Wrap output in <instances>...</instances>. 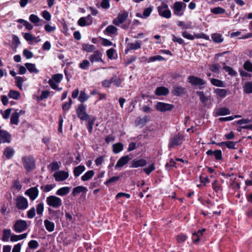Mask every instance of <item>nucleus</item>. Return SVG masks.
<instances>
[{
    "label": "nucleus",
    "instance_id": "53",
    "mask_svg": "<svg viewBox=\"0 0 252 252\" xmlns=\"http://www.w3.org/2000/svg\"><path fill=\"white\" fill-rule=\"evenodd\" d=\"M56 186L55 184L47 185L46 186H42L40 187L41 189L45 192H47L51 190Z\"/></svg>",
    "mask_w": 252,
    "mask_h": 252
},
{
    "label": "nucleus",
    "instance_id": "22",
    "mask_svg": "<svg viewBox=\"0 0 252 252\" xmlns=\"http://www.w3.org/2000/svg\"><path fill=\"white\" fill-rule=\"evenodd\" d=\"M169 90L164 87H158L155 90V94L158 96L166 95L169 94Z\"/></svg>",
    "mask_w": 252,
    "mask_h": 252
},
{
    "label": "nucleus",
    "instance_id": "11",
    "mask_svg": "<svg viewBox=\"0 0 252 252\" xmlns=\"http://www.w3.org/2000/svg\"><path fill=\"white\" fill-rule=\"evenodd\" d=\"M183 5H184L185 7L186 6V4L182 2H175L173 7L174 14L178 16H182L184 14V12H182Z\"/></svg>",
    "mask_w": 252,
    "mask_h": 252
},
{
    "label": "nucleus",
    "instance_id": "42",
    "mask_svg": "<svg viewBox=\"0 0 252 252\" xmlns=\"http://www.w3.org/2000/svg\"><path fill=\"white\" fill-rule=\"evenodd\" d=\"M165 60V58L160 55L150 57L149 59L145 58V61L147 62H154L156 61H161Z\"/></svg>",
    "mask_w": 252,
    "mask_h": 252
},
{
    "label": "nucleus",
    "instance_id": "25",
    "mask_svg": "<svg viewBox=\"0 0 252 252\" xmlns=\"http://www.w3.org/2000/svg\"><path fill=\"white\" fill-rule=\"evenodd\" d=\"M44 224L46 230L50 232H53L55 229V224L53 222L48 220H45L44 221Z\"/></svg>",
    "mask_w": 252,
    "mask_h": 252
},
{
    "label": "nucleus",
    "instance_id": "41",
    "mask_svg": "<svg viewBox=\"0 0 252 252\" xmlns=\"http://www.w3.org/2000/svg\"><path fill=\"white\" fill-rule=\"evenodd\" d=\"M111 79L112 84H113L116 87H119L122 83L121 78L116 75H113Z\"/></svg>",
    "mask_w": 252,
    "mask_h": 252
},
{
    "label": "nucleus",
    "instance_id": "18",
    "mask_svg": "<svg viewBox=\"0 0 252 252\" xmlns=\"http://www.w3.org/2000/svg\"><path fill=\"white\" fill-rule=\"evenodd\" d=\"M130 159L128 156H123L118 160L115 166V168L117 169L123 167L128 162Z\"/></svg>",
    "mask_w": 252,
    "mask_h": 252
},
{
    "label": "nucleus",
    "instance_id": "28",
    "mask_svg": "<svg viewBox=\"0 0 252 252\" xmlns=\"http://www.w3.org/2000/svg\"><path fill=\"white\" fill-rule=\"evenodd\" d=\"M28 234L27 233L20 235L12 234L10 237L11 242H16L19 240H23L27 238Z\"/></svg>",
    "mask_w": 252,
    "mask_h": 252
},
{
    "label": "nucleus",
    "instance_id": "13",
    "mask_svg": "<svg viewBox=\"0 0 252 252\" xmlns=\"http://www.w3.org/2000/svg\"><path fill=\"white\" fill-rule=\"evenodd\" d=\"M69 176L68 173L64 171L60 170L54 173L53 177L57 182L65 180Z\"/></svg>",
    "mask_w": 252,
    "mask_h": 252
},
{
    "label": "nucleus",
    "instance_id": "32",
    "mask_svg": "<svg viewBox=\"0 0 252 252\" xmlns=\"http://www.w3.org/2000/svg\"><path fill=\"white\" fill-rule=\"evenodd\" d=\"M85 167L84 165H79L75 167L73 170V174L75 177L80 176L85 170Z\"/></svg>",
    "mask_w": 252,
    "mask_h": 252
},
{
    "label": "nucleus",
    "instance_id": "10",
    "mask_svg": "<svg viewBox=\"0 0 252 252\" xmlns=\"http://www.w3.org/2000/svg\"><path fill=\"white\" fill-rule=\"evenodd\" d=\"M173 107L174 106L172 104L162 102H158L156 105V109L160 112L170 111Z\"/></svg>",
    "mask_w": 252,
    "mask_h": 252
},
{
    "label": "nucleus",
    "instance_id": "39",
    "mask_svg": "<svg viewBox=\"0 0 252 252\" xmlns=\"http://www.w3.org/2000/svg\"><path fill=\"white\" fill-rule=\"evenodd\" d=\"M113 152L115 154H118L122 151L124 148V146L121 143H117L113 145Z\"/></svg>",
    "mask_w": 252,
    "mask_h": 252
},
{
    "label": "nucleus",
    "instance_id": "4",
    "mask_svg": "<svg viewBox=\"0 0 252 252\" xmlns=\"http://www.w3.org/2000/svg\"><path fill=\"white\" fill-rule=\"evenodd\" d=\"M46 203L50 207L57 209L62 205V199L55 195H50L46 198Z\"/></svg>",
    "mask_w": 252,
    "mask_h": 252
},
{
    "label": "nucleus",
    "instance_id": "48",
    "mask_svg": "<svg viewBox=\"0 0 252 252\" xmlns=\"http://www.w3.org/2000/svg\"><path fill=\"white\" fill-rule=\"evenodd\" d=\"M202 237V233L200 232H195L192 234V239L194 243H197L200 241Z\"/></svg>",
    "mask_w": 252,
    "mask_h": 252
},
{
    "label": "nucleus",
    "instance_id": "54",
    "mask_svg": "<svg viewBox=\"0 0 252 252\" xmlns=\"http://www.w3.org/2000/svg\"><path fill=\"white\" fill-rule=\"evenodd\" d=\"M72 101L71 98H69V101L63 104L62 109L64 112L68 111L71 107Z\"/></svg>",
    "mask_w": 252,
    "mask_h": 252
},
{
    "label": "nucleus",
    "instance_id": "9",
    "mask_svg": "<svg viewBox=\"0 0 252 252\" xmlns=\"http://www.w3.org/2000/svg\"><path fill=\"white\" fill-rule=\"evenodd\" d=\"M128 13L124 11L121 13L119 14L118 17L113 20V23L116 26H119L120 24L124 23L127 19Z\"/></svg>",
    "mask_w": 252,
    "mask_h": 252
},
{
    "label": "nucleus",
    "instance_id": "23",
    "mask_svg": "<svg viewBox=\"0 0 252 252\" xmlns=\"http://www.w3.org/2000/svg\"><path fill=\"white\" fill-rule=\"evenodd\" d=\"M214 92L218 96L221 98L225 97L229 92L228 90L224 89H215Z\"/></svg>",
    "mask_w": 252,
    "mask_h": 252
},
{
    "label": "nucleus",
    "instance_id": "6",
    "mask_svg": "<svg viewBox=\"0 0 252 252\" xmlns=\"http://www.w3.org/2000/svg\"><path fill=\"white\" fill-rule=\"evenodd\" d=\"M158 11L159 15L162 17L169 19L171 16V11L168 5L164 2H162L161 5L158 7Z\"/></svg>",
    "mask_w": 252,
    "mask_h": 252
},
{
    "label": "nucleus",
    "instance_id": "45",
    "mask_svg": "<svg viewBox=\"0 0 252 252\" xmlns=\"http://www.w3.org/2000/svg\"><path fill=\"white\" fill-rule=\"evenodd\" d=\"M244 92L247 94L252 93V82H248L246 83L243 87Z\"/></svg>",
    "mask_w": 252,
    "mask_h": 252
},
{
    "label": "nucleus",
    "instance_id": "58",
    "mask_svg": "<svg viewBox=\"0 0 252 252\" xmlns=\"http://www.w3.org/2000/svg\"><path fill=\"white\" fill-rule=\"evenodd\" d=\"M29 20L32 23L34 24H37L40 20L39 18L37 15L33 14H31L30 16Z\"/></svg>",
    "mask_w": 252,
    "mask_h": 252
},
{
    "label": "nucleus",
    "instance_id": "49",
    "mask_svg": "<svg viewBox=\"0 0 252 252\" xmlns=\"http://www.w3.org/2000/svg\"><path fill=\"white\" fill-rule=\"evenodd\" d=\"M243 67L248 72H252V63L250 60H247L243 64Z\"/></svg>",
    "mask_w": 252,
    "mask_h": 252
},
{
    "label": "nucleus",
    "instance_id": "33",
    "mask_svg": "<svg viewBox=\"0 0 252 252\" xmlns=\"http://www.w3.org/2000/svg\"><path fill=\"white\" fill-rule=\"evenodd\" d=\"M127 45L129 46V49L136 50L141 48L142 41L141 40H137L135 43H129Z\"/></svg>",
    "mask_w": 252,
    "mask_h": 252
},
{
    "label": "nucleus",
    "instance_id": "3",
    "mask_svg": "<svg viewBox=\"0 0 252 252\" xmlns=\"http://www.w3.org/2000/svg\"><path fill=\"white\" fill-rule=\"evenodd\" d=\"M23 166L29 172L35 168V160L32 156H25L22 158Z\"/></svg>",
    "mask_w": 252,
    "mask_h": 252
},
{
    "label": "nucleus",
    "instance_id": "47",
    "mask_svg": "<svg viewBox=\"0 0 252 252\" xmlns=\"http://www.w3.org/2000/svg\"><path fill=\"white\" fill-rule=\"evenodd\" d=\"M82 48L83 50L87 52H92L95 49L94 45L89 44H83L82 45Z\"/></svg>",
    "mask_w": 252,
    "mask_h": 252
},
{
    "label": "nucleus",
    "instance_id": "51",
    "mask_svg": "<svg viewBox=\"0 0 252 252\" xmlns=\"http://www.w3.org/2000/svg\"><path fill=\"white\" fill-rule=\"evenodd\" d=\"M15 83L16 86L20 90H22V85L24 81L23 78L20 76L15 77Z\"/></svg>",
    "mask_w": 252,
    "mask_h": 252
},
{
    "label": "nucleus",
    "instance_id": "5",
    "mask_svg": "<svg viewBox=\"0 0 252 252\" xmlns=\"http://www.w3.org/2000/svg\"><path fill=\"white\" fill-rule=\"evenodd\" d=\"M16 207L19 210H25L28 208V201L23 196H18L15 199Z\"/></svg>",
    "mask_w": 252,
    "mask_h": 252
},
{
    "label": "nucleus",
    "instance_id": "63",
    "mask_svg": "<svg viewBox=\"0 0 252 252\" xmlns=\"http://www.w3.org/2000/svg\"><path fill=\"white\" fill-rule=\"evenodd\" d=\"M63 76L62 74H56L53 76L52 80L55 81L57 83H59L63 79Z\"/></svg>",
    "mask_w": 252,
    "mask_h": 252
},
{
    "label": "nucleus",
    "instance_id": "64",
    "mask_svg": "<svg viewBox=\"0 0 252 252\" xmlns=\"http://www.w3.org/2000/svg\"><path fill=\"white\" fill-rule=\"evenodd\" d=\"M155 169V167L154 166V164L152 163V164L150 165L148 167L144 168L143 170L147 175H149Z\"/></svg>",
    "mask_w": 252,
    "mask_h": 252
},
{
    "label": "nucleus",
    "instance_id": "19",
    "mask_svg": "<svg viewBox=\"0 0 252 252\" xmlns=\"http://www.w3.org/2000/svg\"><path fill=\"white\" fill-rule=\"evenodd\" d=\"M214 113L215 116H224L230 114V111L226 107H221L215 109Z\"/></svg>",
    "mask_w": 252,
    "mask_h": 252
},
{
    "label": "nucleus",
    "instance_id": "38",
    "mask_svg": "<svg viewBox=\"0 0 252 252\" xmlns=\"http://www.w3.org/2000/svg\"><path fill=\"white\" fill-rule=\"evenodd\" d=\"M19 118L17 110H16L12 114L10 118V123L13 125H18L19 123Z\"/></svg>",
    "mask_w": 252,
    "mask_h": 252
},
{
    "label": "nucleus",
    "instance_id": "57",
    "mask_svg": "<svg viewBox=\"0 0 252 252\" xmlns=\"http://www.w3.org/2000/svg\"><path fill=\"white\" fill-rule=\"evenodd\" d=\"M220 66L216 63L210 65V70L214 73H219L220 71Z\"/></svg>",
    "mask_w": 252,
    "mask_h": 252
},
{
    "label": "nucleus",
    "instance_id": "44",
    "mask_svg": "<svg viewBox=\"0 0 252 252\" xmlns=\"http://www.w3.org/2000/svg\"><path fill=\"white\" fill-rule=\"evenodd\" d=\"M9 97L17 100L20 96V94L18 91L10 90L8 94Z\"/></svg>",
    "mask_w": 252,
    "mask_h": 252
},
{
    "label": "nucleus",
    "instance_id": "7",
    "mask_svg": "<svg viewBox=\"0 0 252 252\" xmlns=\"http://www.w3.org/2000/svg\"><path fill=\"white\" fill-rule=\"evenodd\" d=\"M28 224L26 220H19L15 221L12 228L16 233H21L26 230Z\"/></svg>",
    "mask_w": 252,
    "mask_h": 252
},
{
    "label": "nucleus",
    "instance_id": "27",
    "mask_svg": "<svg viewBox=\"0 0 252 252\" xmlns=\"http://www.w3.org/2000/svg\"><path fill=\"white\" fill-rule=\"evenodd\" d=\"M96 118L94 117L91 116L90 118H89L88 120V124L87 125V128L88 129L89 132L91 134L93 131V126L94 124Z\"/></svg>",
    "mask_w": 252,
    "mask_h": 252
},
{
    "label": "nucleus",
    "instance_id": "61",
    "mask_svg": "<svg viewBox=\"0 0 252 252\" xmlns=\"http://www.w3.org/2000/svg\"><path fill=\"white\" fill-rule=\"evenodd\" d=\"M90 63L89 61L84 60L79 64V67L82 69H87L89 66Z\"/></svg>",
    "mask_w": 252,
    "mask_h": 252
},
{
    "label": "nucleus",
    "instance_id": "21",
    "mask_svg": "<svg viewBox=\"0 0 252 252\" xmlns=\"http://www.w3.org/2000/svg\"><path fill=\"white\" fill-rule=\"evenodd\" d=\"M14 154V149L11 147L8 146L3 151V157H5L7 159H9L13 157Z\"/></svg>",
    "mask_w": 252,
    "mask_h": 252
},
{
    "label": "nucleus",
    "instance_id": "31",
    "mask_svg": "<svg viewBox=\"0 0 252 252\" xmlns=\"http://www.w3.org/2000/svg\"><path fill=\"white\" fill-rule=\"evenodd\" d=\"M12 235L10 229H4L2 231V240L4 242H7Z\"/></svg>",
    "mask_w": 252,
    "mask_h": 252
},
{
    "label": "nucleus",
    "instance_id": "16",
    "mask_svg": "<svg viewBox=\"0 0 252 252\" xmlns=\"http://www.w3.org/2000/svg\"><path fill=\"white\" fill-rule=\"evenodd\" d=\"M186 93V89L182 86L174 85L173 87L172 90V94L174 96H180L182 94H185Z\"/></svg>",
    "mask_w": 252,
    "mask_h": 252
},
{
    "label": "nucleus",
    "instance_id": "12",
    "mask_svg": "<svg viewBox=\"0 0 252 252\" xmlns=\"http://www.w3.org/2000/svg\"><path fill=\"white\" fill-rule=\"evenodd\" d=\"M25 194L29 196L32 201L34 200L38 196L39 191L37 189V186L32 187L28 189Z\"/></svg>",
    "mask_w": 252,
    "mask_h": 252
},
{
    "label": "nucleus",
    "instance_id": "56",
    "mask_svg": "<svg viewBox=\"0 0 252 252\" xmlns=\"http://www.w3.org/2000/svg\"><path fill=\"white\" fill-rule=\"evenodd\" d=\"M211 12L215 14H222L224 13L225 11L224 9L220 7H215L213 9H211Z\"/></svg>",
    "mask_w": 252,
    "mask_h": 252
},
{
    "label": "nucleus",
    "instance_id": "40",
    "mask_svg": "<svg viewBox=\"0 0 252 252\" xmlns=\"http://www.w3.org/2000/svg\"><path fill=\"white\" fill-rule=\"evenodd\" d=\"M117 30L118 29L116 27L113 25H109L104 31V33L105 34H115L117 32Z\"/></svg>",
    "mask_w": 252,
    "mask_h": 252
},
{
    "label": "nucleus",
    "instance_id": "15",
    "mask_svg": "<svg viewBox=\"0 0 252 252\" xmlns=\"http://www.w3.org/2000/svg\"><path fill=\"white\" fill-rule=\"evenodd\" d=\"M48 212L52 219L56 222L59 221V219L63 215V212L60 210H54L51 208H48Z\"/></svg>",
    "mask_w": 252,
    "mask_h": 252
},
{
    "label": "nucleus",
    "instance_id": "26",
    "mask_svg": "<svg viewBox=\"0 0 252 252\" xmlns=\"http://www.w3.org/2000/svg\"><path fill=\"white\" fill-rule=\"evenodd\" d=\"M87 189L83 186H78L73 189L72 194L74 196H76L81 192H86Z\"/></svg>",
    "mask_w": 252,
    "mask_h": 252
},
{
    "label": "nucleus",
    "instance_id": "30",
    "mask_svg": "<svg viewBox=\"0 0 252 252\" xmlns=\"http://www.w3.org/2000/svg\"><path fill=\"white\" fill-rule=\"evenodd\" d=\"M70 189L71 187H62L57 191L56 194L60 196L65 195L69 192Z\"/></svg>",
    "mask_w": 252,
    "mask_h": 252
},
{
    "label": "nucleus",
    "instance_id": "17",
    "mask_svg": "<svg viewBox=\"0 0 252 252\" xmlns=\"http://www.w3.org/2000/svg\"><path fill=\"white\" fill-rule=\"evenodd\" d=\"M147 164V161L144 159H134L131 162V168H138L139 167H144Z\"/></svg>",
    "mask_w": 252,
    "mask_h": 252
},
{
    "label": "nucleus",
    "instance_id": "8",
    "mask_svg": "<svg viewBox=\"0 0 252 252\" xmlns=\"http://www.w3.org/2000/svg\"><path fill=\"white\" fill-rule=\"evenodd\" d=\"M76 113L77 117L82 121H87L91 117L86 113V107L83 104L78 105Z\"/></svg>",
    "mask_w": 252,
    "mask_h": 252
},
{
    "label": "nucleus",
    "instance_id": "29",
    "mask_svg": "<svg viewBox=\"0 0 252 252\" xmlns=\"http://www.w3.org/2000/svg\"><path fill=\"white\" fill-rule=\"evenodd\" d=\"M211 82V83L212 85L218 87H225V83L222 81L221 80L215 79V78H210L209 79Z\"/></svg>",
    "mask_w": 252,
    "mask_h": 252
},
{
    "label": "nucleus",
    "instance_id": "62",
    "mask_svg": "<svg viewBox=\"0 0 252 252\" xmlns=\"http://www.w3.org/2000/svg\"><path fill=\"white\" fill-rule=\"evenodd\" d=\"M120 176H113L111 178H110L109 180L106 181V182H105V185L106 186H109L110 184L112 183H115L118 181L120 179Z\"/></svg>",
    "mask_w": 252,
    "mask_h": 252
},
{
    "label": "nucleus",
    "instance_id": "2",
    "mask_svg": "<svg viewBox=\"0 0 252 252\" xmlns=\"http://www.w3.org/2000/svg\"><path fill=\"white\" fill-rule=\"evenodd\" d=\"M188 82L192 86L197 87L199 89H203L204 88L203 86L207 83L204 79L193 75L188 76Z\"/></svg>",
    "mask_w": 252,
    "mask_h": 252
},
{
    "label": "nucleus",
    "instance_id": "35",
    "mask_svg": "<svg viewBox=\"0 0 252 252\" xmlns=\"http://www.w3.org/2000/svg\"><path fill=\"white\" fill-rule=\"evenodd\" d=\"M94 174V170H89V171H87L86 173H85V174H84L81 177V180H82V181H83L84 182L88 181V180H90L93 177Z\"/></svg>",
    "mask_w": 252,
    "mask_h": 252
},
{
    "label": "nucleus",
    "instance_id": "20",
    "mask_svg": "<svg viewBox=\"0 0 252 252\" xmlns=\"http://www.w3.org/2000/svg\"><path fill=\"white\" fill-rule=\"evenodd\" d=\"M206 154L208 156H214L215 159L217 160H220L222 158V152L220 150H217L215 151L209 150L206 152Z\"/></svg>",
    "mask_w": 252,
    "mask_h": 252
},
{
    "label": "nucleus",
    "instance_id": "37",
    "mask_svg": "<svg viewBox=\"0 0 252 252\" xmlns=\"http://www.w3.org/2000/svg\"><path fill=\"white\" fill-rule=\"evenodd\" d=\"M236 143L237 142L227 141L218 143L217 145H219L220 146L225 145L227 148L229 149H235Z\"/></svg>",
    "mask_w": 252,
    "mask_h": 252
},
{
    "label": "nucleus",
    "instance_id": "50",
    "mask_svg": "<svg viewBox=\"0 0 252 252\" xmlns=\"http://www.w3.org/2000/svg\"><path fill=\"white\" fill-rule=\"evenodd\" d=\"M153 9V7L152 6H150L149 7L145 9L143 12L142 17H143L144 19L148 17L152 12Z\"/></svg>",
    "mask_w": 252,
    "mask_h": 252
},
{
    "label": "nucleus",
    "instance_id": "60",
    "mask_svg": "<svg viewBox=\"0 0 252 252\" xmlns=\"http://www.w3.org/2000/svg\"><path fill=\"white\" fill-rule=\"evenodd\" d=\"M88 23L86 20V18L83 17L80 18L78 21V25L81 27H84L86 26H89Z\"/></svg>",
    "mask_w": 252,
    "mask_h": 252
},
{
    "label": "nucleus",
    "instance_id": "55",
    "mask_svg": "<svg viewBox=\"0 0 252 252\" xmlns=\"http://www.w3.org/2000/svg\"><path fill=\"white\" fill-rule=\"evenodd\" d=\"M39 246V244L36 240H32L28 243V247L31 249H35Z\"/></svg>",
    "mask_w": 252,
    "mask_h": 252
},
{
    "label": "nucleus",
    "instance_id": "14",
    "mask_svg": "<svg viewBox=\"0 0 252 252\" xmlns=\"http://www.w3.org/2000/svg\"><path fill=\"white\" fill-rule=\"evenodd\" d=\"M102 54L98 50L94 51L93 54L89 57V60L92 63L95 62L104 63L102 59Z\"/></svg>",
    "mask_w": 252,
    "mask_h": 252
},
{
    "label": "nucleus",
    "instance_id": "36",
    "mask_svg": "<svg viewBox=\"0 0 252 252\" xmlns=\"http://www.w3.org/2000/svg\"><path fill=\"white\" fill-rule=\"evenodd\" d=\"M196 94L199 97L200 101L205 104L209 99V96H206L202 91H197Z\"/></svg>",
    "mask_w": 252,
    "mask_h": 252
},
{
    "label": "nucleus",
    "instance_id": "43",
    "mask_svg": "<svg viewBox=\"0 0 252 252\" xmlns=\"http://www.w3.org/2000/svg\"><path fill=\"white\" fill-rule=\"evenodd\" d=\"M211 37L215 42L218 43H221L223 40L222 35L220 33H214L212 35Z\"/></svg>",
    "mask_w": 252,
    "mask_h": 252
},
{
    "label": "nucleus",
    "instance_id": "1",
    "mask_svg": "<svg viewBox=\"0 0 252 252\" xmlns=\"http://www.w3.org/2000/svg\"><path fill=\"white\" fill-rule=\"evenodd\" d=\"M184 135L180 133L175 134L169 139L168 148L172 149L176 146H181L182 144Z\"/></svg>",
    "mask_w": 252,
    "mask_h": 252
},
{
    "label": "nucleus",
    "instance_id": "24",
    "mask_svg": "<svg viewBox=\"0 0 252 252\" xmlns=\"http://www.w3.org/2000/svg\"><path fill=\"white\" fill-rule=\"evenodd\" d=\"M0 136L2 139V142L3 143H10L11 135L10 134L5 130H2L0 133Z\"/></svg>",
    "mask_w": 252,
    "mask_h": 252
},
{
    "label": "nucleus",
    "instance_id": "34",
    "mask_svg": "<svg viewBox=\"0 0 252 252\" xmlns=\"http://www.w3.org/2000/svg\"><path fill=\"white\" fill-rule=\"evenodd\" d=\"M25 65L30 73H34L37 74L39 72L38 70L36 68L35 64L32 63H26Z\"/></svg>",
    "mask_w": 252,
    "mask_h": 252
},
{
    "label": "nucleus",
    "instance_id": "46",
    "mask_svg": "<svg viewBox=\"0 0 252 252\" xmlns=\"http://www.w3.org/2000/svg\"><path fill=\"white\" fill-rule=\"evenodd\" d=\"M89 98V95L86 94L85 91H81L80 95L78 97V100L81 102H84Z\"/></svg>",
    "mask_w": 252,
    "mask_h": 252
},
{
    "label": "nucleus",
    "instance_id": "52",
    "mask_svg": "<svg viewBox=\"0 0 252 252\" xmlns=\"http://www.w3.org/2000/svg\"><path fill=\"white\" fill-rule=\"evenodd\" d=\"M223 69L228 72V74L233 76H235L237 75V73L236 71H235L231 67H230L229 66L225 65L223 67Z\"/></svg>",
    "mask_w": 252,
    "mask_h": 252
},
{
    "label": "nucleus",
    "instance_id": "59",
    "mask_svg": "<svg viewBox=\"0 0 252 252\" xmlns=\"http://www.w3.org/2000/svg\"><path fill=\"white\" fill-rule=\"evenodd\" d=\"M212 188L216 192L221 190V186L218 183V181L215 180L212 184Z\"/></svg>",
    "mask_w": 252,
    "mask_h": 252
}]
</instances>
